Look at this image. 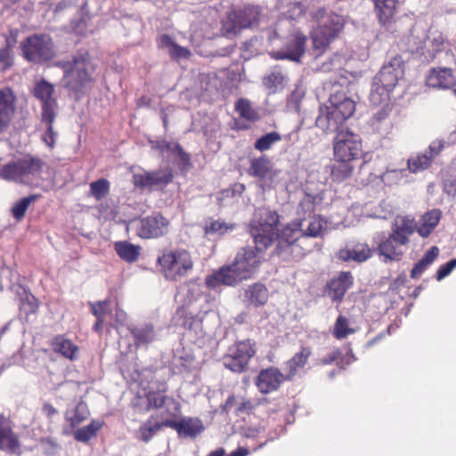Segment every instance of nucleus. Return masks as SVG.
<instances>
[{
	"label": "nucleus",
	"mask_w": 456,
	"mask_h": 456,
	"mask_svg": "<svg viewBox=\"0 0 456 456\" xmlns=\"http://www.w3.org/2000/svg\"><path fill=\"white\" fill-rule=\"evenodd\" d=\"M279 224V214L270 209L265 210L258 220L251 223L250 234L257 250L265 251L272 246L274 240H277L276 251L280 254L293 246L303 236L301 219L289 223L280 232H278Z\"/></svg>",
	"instance_id": "obj_1"
},
{
	"label": "nucleus",
	"mask_w": 456,
	"mask_h": 456,
	"mask_svg": "<svg viewBox=\"0 0 456 456\" xmlns=\"http://www.w3.org/2000/svg\"><path fill=\"white\" fill-rule=\"evenodd\" d=\"M414 232V220L406 216L397 218L392 224L388 235L379 234V241L374 250L384 263L400 261Z\"/></svg>",
	"instance_id": "obj_2"
},
{
	"label": "nucleus",
	"mask_w": 456,
	"mask_h": 456,
	"mask_svg": "<svg viewBox=\"0 0 456 456\" xmlns=\"http://www.w3.org/2000/svg\"><path fill=\"white\" fill-rule=\"evenodd\" d=\"M57 65L63 69V83L70 92L85 94L92 87L94 66L86 51H78L69 60L60 61Z\"/></svg>",
	"instance_id": "obj_3"
},
{
	"label": "nucleus",
	"mask_w": 456,
	"mask_h": 456,
	"mask_svg": "<svg viewBox=\"0 0 456 456\" xmlns=\"http://www.w3.org/2000/svg\"><path fill=\"white\" fill-rule=\"evenodd\" d=\"M404 76V61L400 55H395L386 62L379 74L375 77L370 94V101L373 105H379L386 102L388 94L398 81Z\"/></svg>",
	"instance_id": "obj_4"
},
{
	"label": "nucleus",
	"mask_w": 456,
	"mask_h": 456,
	"mask_svg": "<svg viewBox=\"0 0 456 456\" xmlns=\"http://www.w3.org/2000/svg\"><path fill=\"white\" fill-rule=\"evenodd\" d=\"M43 166L44 162L40 158L28 155L2 166L0 178L6 182L29 184L40 175Z\"/></svg>",
	"instance_id": "obj_5"
},
{
	"label": "nucleus",
	"mask_w": 456,
	"mask_h": 456,
	"mask_svg": "<svg viewBox=\"0 0 456 456\" xmlns=\"http://www.w3.org/2000/svg\"><path fill=\"white\" fill-rule=\"evenodd\" d=\"M158 263L164 277L173 281L186 277L194 265L190 252L183 248L163 251Z\"/></svg>",
	"instance_id": "obj_6"
},
{
	"label": "nucleus",
	"mask_w": 456,
	"mask_h": 456,
	"mask_svg": "<svg viewBox=\"0 0 456 456\" xmlns=\"http://www.w3.org/2000/svg\"><path fill=\"white\" fill-rule=\"evenodd\" d=\"M333 157L335 160L357 159L361 155L363 158L362 165L369 162V153H362V141L358 134H355L349 126L336 134L332 141Z\"/></svg>",
	"instance_id": "obj_7"
},
{
	"label": "nucleus",
	"mask_w": 456,
	"mask_h": 456,
	"mask_svg": "<svg viewBox=\"0 0 456 456\" xmlns=\"http://www.w3.org/2000/svg\"><path fill=\"white\" fill-rule=\"evenodd\" d=\"M256 353V342L245 339L235 342L223 356V363L226 369L235 373H242L248 368L250 360Z\"/></svg>",
	"instance_id": "obj_8"
},
{
	"label": "nucleus",
	"mask_w": 456,
	"mask_h": 456,
	"mask_svg": "<svg viewBox=\"0 0 456 456\" xmlns=\"http://www.w3.org/2000/svg\"><path fill=\"white\" fill-rule=\"evenodd\" d=\"M345 20L342 16L330 13L323 25L315 28L311 35L314 51L317 55L322 54L344 28Z\"/></svg>",
	"instance_id": "obj_9"
},
{
	"label": "nucleus",
	"mask_w": 456,
	"mask_h": 456,
	"mask_svg": "<svg viewBox=\"0 0 456 456\" xmlns=\"http://www.w3.org/2000/svg\"><path fill=\"white\" fill-rule=\"evenodd\" d=\"M261 250L255 248L246 247L241 248L236 254L232 264L228 265L233 274L237 278L239 283L244 280L250 279L256 272L262 263V257L258 256Z\"/></svg>",
	"instance_id": "obj_10"
},
{
	"label": "nucleus",
	"mask_w": 456,
	"mask_h": 456,
	"mask_svg": "<svg viewBox=\"0 0 456 456\" xmlns=\"http://www.w3.org/2000/svg\"><path fill=\"white\" fill-rule=\"evenodd\" d=\"M24 57L33 62L41 63L51 60L53 55V45L47 35H33L21 45Z\"/></svg>",
	"instance_id": "obj_11"
},
{
	"label": "nucleus",
	"mask_w": 456,
	"mask_h": 456,
	"mask_svg": "<svg viewBox=\"0 0 456 456\" xmlns=\"http://www.w3.org/2000/svg\"><path fill=\"white\" fill-rule=\"evenodd\" d=\"M135 233L141 239H158L167 235L170 229V221L159 212L134 221Z\"/></svg>",
	"instance_id": "obj_12"
},
{
	"label": "nucleus",
	"mask_w": 456,
	"mask_h": 456,
	"mask_svg": "<svg viewBox=\"0 0 456 456\" xmlns=\"http://www.w3.org/2000/svg\"><path fill=\"white\" fill-rule=\"evenodd\" d=\"M174 179L170 168L159 169L154 171H142L133 175L134 187L141 190H162L167 187Z\"/></svg>",
	"instance_id": "obj_13"
},
{
	"label": "nucleus",
	"mask_w": 456,
	"mask_h": 456,
	"mask_svg": "<svg viewBox=\"0 0 456 456\" xmlns=\"http://www.w3.org/2000/svg\"><path fill=\"white\" fill-rule=\"evenodd\" d=\"M259 14L260 11L256 6H246L233 11L228 14L224 28L227 32L237 34L241 28L257 24Z\"/></svg>",
	"instance_id": "obj_14"
},
{
	"label": "nucleus",
	"mask_w": 456,
	"mask_h": 456,
	"mask_svg": "<svg viewBox=\"0 0 456 456\" xmlns=\"http://www.w3.org/2000/svg\"><path fill=\"white\" fill-rule=\"evenodd\" d=\"M290 380L287 373H282L276 367H269L259 371L255 385L263 395L277 391L282 383Z\"/></svg>",
	"instance_id": "obj_15"
},
{
	"label": "nucleus",
	"mask_w": 456,
	"mask_h": 456,
	"mask_svg": "<svg viewBox=\"0 0 456 456\" xmlns=\"http://www.w3.org/2000/svg\"><path fill=\"white\" fill-rule=\"evenodd\" d=\"M354 278L350 272H341L326 286V293L334 302L341 303L347 290L353 286Z\"/></svg>",
	"instance_id": "obj_16"
},
{
	"label": "nucleus",
	"mask_w": 456,
	"mask_h": 456,
	"mask_svg": "<svg viewBox=\"0 0 456 456\" xmlns=\"http://www.w3.org/2000/svg\"><path fill=\"white\" fill-rule=\"evenodd\" d=\"M164 425L175 429L180 437L194 438L204 430V426L200 419L187 418L181 420H164Z\"/></svg>",
	"instance_id": "obj_17"
},
{
	"label": "nucleus",
	"mask_w": 456,
	"mask_h": 456,
	"mask_svg": "<svg viewBox=\"0 0 456 456\" xmlns=\"http://www.w3.org/2000/svg\"><path fill=\"white\" fill-rule=\"evenodd\" d=\"M306 37L297 34L288 44L285 50L273 52L271 56L275 60H289L295 62H300L301 57L305 53Z\"/></svg>",
	"instance_id": "obj_18"
},
{
	"label": "nucleus",
	"mask_w": 456,
	"mask_h": 456,
	"mask_svg": "<svg viewBox=\"0 0 456 456\" xmlns=\"http://www.w3.org/2000/svg\"><path fill=\"white\" fill-rule=\"evenodd\" d=\"M54 86L46 80L37 82L33 89V94L41 102L43 107L42 114H54L56 100L53 97Z\"/></svg>",
	"instance_id": "obj_19"
},
{
	"label": "nucleus",
	"mask_w": 456,
	"mask_h": 456,
	"mask_svg": "<svg viewBox=\"0 0 456 456\" xmlns=\"http://www.w3.org/2000/svg\"><path fill=\"white\" fill-rule=\"evenodd\" d=\"M232 268L227 265L215 270L205 279V285L209 289H216L221 286L234 287L239 281Z\"/></svg>",
	"instance_id": "obj_20"
},
{
	"label": "nucleus",
	"mask_w": 456,
	"mask_h": 456,
	"mask_svg": "<svg viewBox=\"0 0 456 456\" xmlns=\"http://www.w3.org/2000/svg\"><path fill=\"white\" fill-rule=\"evenodd\" d=\"M53 353L73 362L78 358L79 347L64 334L54 336L50 341Z\"/></svg>",
	"instance_id": "obj_21"
},
{
	"label": "nucleus",
	"mask_w": 456,
	"mask_h": 456,
	"mask_svg": "<svg viewBox=\"0 0 456 456\" xmlns=\"http://www.w3.org/2000/svg\"><path fill=\"white\" fill-rule=\"evenodd\" d=\"M444 44V37L441 33H433L427 37L423 46L416 48L415 53L419 55L421 61L430 62L436 54L442 52Z\"/></svg>",
	"instance_id": "obj_22"
},
{
	"label": "nucleus",
	"mask_w": 456,
	"mask_h": 456,
	"mask_svg": "<svg viewBox=\"0 0 456 456\" xmlns=\"http://www.w3.org/2000/svg\"><path fill=\"white\" fill-rule=\"evenodd\" d=\"M427 86L434 88L448 89L452 87L456 79L450 68H433L426 78Z\"/></svg>",
	"instance_id": "obj_23"
},
{
	"label": "nucleus",
	"mask_w": 456,
	"mask_h": 456,
	"mask_svg": "<svg viewBox=\"0 0 456 456\" xmlns=\"http://www.w3.org/2000/svg\"><path fill=\"white\" fill-rule=\"evenodd\" d=\"M373 255V250L367 243L358 242L352 248H345L339 250L338 258L342 261H354L363 263L370 259Z\"/></svg>",
	"instance_id": "obj_24"
},
{
	"label": "nucleus",
	"mask_w": 456,
	"mask_h": 456,
	"mask_svg": "<svg viewBox=\"0 0 456 456\" xmlns=\"http://www.w3.org/2000/svg\"><path fill=\"white\" fill-rule=\"evenodd\" d=\"M442 216L443 213L439 208H433L423 214L418 224H415V230H417L419 235L422 238H428L438 225Z\"/></svg>",
	"instance_id": "obj_25"
},
{
	"label": "nucleus",
	"mask_w": 456,
	"mask_h": 456,
	"mask_svg": "<svg viewBox=\"0 0 456 456\" xmlns=\"http://www.w3.org/2000/svg\"><path fill=\"white\" fill-rule=\"evenodd\" d=\"M0 450L9 454L19 455L21 452L19 436L6 423H0Z\"/></svg>",
	"instance_id": "obj_26"
},
{
	"label": "nucleus",
	"mask_w": 456,
	"mask_h": 456,
	"mask_svg": "<svg viewBox=\"0 0 456 456\" xmlns=\"http://www.w3.org/2000/svg\"><path fill=\"white\" fill-rule=\"evenodd\" d=\"M353 116H317L315 125L324 133H338L349 126L348 121Z\"/></svg>",
	"instance_id": "obj_27"
},
{
	"label": "nucleus",
	"mask_w": 456,
	"mask_h": 456,
	"mask_svg": "<svg viewBox=\"0 0 456 456\" xmlns=\"http://www.w3.org/2000/svg\"><path fill=\"white\" fill-rule=\"evenodd\" d=\"M311 355L312 350L309 346H301L300 350L285 362V372L290 380L295 377L299 369L306 365Z\"/></svg>",
	"instance_id": "obj_28"
},
{
	"label": "nucleus",
	"mask_w": 456,
	"mask_h": 456,
	"mask_svg": "<svg viewBox=\"0 0 456 456\" xmlns=\"http://www.w3.org/2000/svg\"><path fill=\"white\" fill-rule=\"evenodd\" d=\"M250 176L264 179L269 177L273 179L276 172L273 170L270 159L265 157L255 158L250 160V166L248 169Z\"/></svg>",
	"instance_id": "obj_29"
},
{
	"label": "nucleus",
	"mask_w": 456,
	"mask_h": 456,
	"mask_svg": "<svg viewBox=\"0 0 456 456\" xmlns=\"http://www.w3.org/2000/svg\"><path fill=\"white\" fill-rule=\"evenodd\" d=\"M244 297L250 305L258 307L267 303L269 292L265 285L256 282L245 289Z\"/></svg>",
	"instance_id": "obj_30"
},
{
	"label": "nucleus",
	"mask_w": 456,
	"mask_h": 456,
	"mask_svg": "<svg viewBox=\"0 0 456 456\" xmlns=\"http://www.w3.org/2000/svg\"><path fill=\"white\" fill-rule=\"evenodd\" d=\"M114 250L118 257L129 264L136 262L141 255L142 248L127 240H118L114 242Z\"/></svg>",
	"instance_id": "obj_31"
},
{
	"label": "nucleus",
	"mask_w": 456,
	"mask_h": 456,
	"mask_svg": "<svg viewBox=\"0 0 456 456\" xmlns=\"http://www.w3.org/2000/svg\"><path fill=\"white\" fill-rule=\"evenodd\" d=\"M89 415L90 411L84 402L78 403L72 411H68L65 413V419L69 423V432L75 431L78 426L89 418Z\"/></svg>",
	"instance_id": "obj_32"
},
{
	"label": "nucleus",
	"mask_w": 456,
	"mask_h": 456,
	"mask_svg": "<svg viewBox=\"0 0 456 456\" xmlns=\"http://www.w3.org/2000/svg\"><path fill=\"white\" fill-rule=\"evenodd\" d=\"M331 110L327 114H354L356 102L344 94H335L330 98Z\"/></svg>",
	"instance_id": "obj_33"
},
{
	"label": "nucleus",
	"mask_w": 456,
	"mask_h": 456,
	"mask_svg": "<svg viewBox=\"0 0 456 456\" xmlns=\"http://www.w3.org/2000/svg\"><path fill=\"white\" fill-rule=\"evenodd\" d=\"M375 12L379 22L383 25L388 24L394 19L396 12V0H374Z\"/></svg>",
	"instance_id": "obj_34"
},
{
	"label": "nucleus",
	"mask_w": 456,
	"mask_h": 456,
	"mask_svg": "<svg viewBox=\"0 0 456 456\" xmlns=\"http://www.w3.org/2000/svg\"><path fill=\"white\" fill-rule=\"evenodd\" d=\"M207 314L204 313L193 314L188 311L185 306H180L176 310V315L182 320L181 325L189 330H197L201 327L203 319Z\"/></svg>",
	"instance_id": "obj_35"
},
{
	"label": "nucleus",
	"mask_w": 456,
	"mask_h": 456,
	"mask_svg": "<svg viewBox=\"0 0 456 456\" xmlns=\"http://www.w3.org/2000/svg\"><path fill=\"white\" fill-rule=\"evenodd\" d=\"M439 248L432 246L424 256L413 265L410 276L411 279H418L428 269V267L437 258Z\"/></svg>",
	"instance_id": "obj_36"
},
{
	"label": "nucleus",
	"mask_w": 456,
	"mask_h": 456,
	"mask_svg": "<svg viewBox=\"0 0 456 456\" xmlns=\"http://www.w3.org/2000/svg\"><path fill=\"white\" fill-rule=\"evenodd\" d=\"M285 79L286 76L283 74L281 68L276 66L268 75L263 77L262 82L269 93L273 94L284 87Z\"/></svg>",
	"instance_id": "obj_37"
},
{
	"label": "nucleus",
	"mask_w": 456,
	"mask_h": 456,
	"mask_svg": "<svg viewBox=\"0 0 456 456\" xmlns=\"http://www.w3.org/2000/svg\"><path fill=\"white\" fill-rule=\"evenodd\" d=\"M331 167L330 176L333 182L341 183L352 176L354 167L350 160H335Z\"/></svg>",
	"instance_id": "obj_38"
},
{
	"label": "nucleus",
	"mask_w": 456,
	"mask_h": 456,
	"mask_svg": "<svg viewBox=\"0 0 456 456\" xmlns=\"http://www.w3.org/2000/svg\"><path fill=\"white\" fill-rule=\"evenodd\" d=\"M135 346L148 345L155 338V330L152 324H145L142 327H135L130 330Z\"/></svg>",
	"instance_id": "obj_39"
},
{
	"label": "nucleus",
	"mask_w": 456,
	"mask_h": 456,
	"mask_svg": "<svg viewBox=\"0 0 456 456\" xmlns=\"http://www.w3.org/2000/svg\"><path fill=\"white\" fill-rule=\"evenodd\" d=\"M167 385L162 382L158 387V390H151L146 394L147 410L160 409L166 403L167 396Z\"/></svg>",
	"instance_id": "obj_40"
},
{
	"label": "nucleus",
	"mask_w": 456,
	"mask_h": 456,
	"mask_svg": "<svg viewBox=\"0 0 456 456\" xmlns=\"http://www.w3.org/2000/svg\"><path fill=\"white\" fill-rule=\"evenodd\" d=\"M432 156L428 152L411 156L407 160V169L413 174L427 170L432 164Z\"/></svg>",
	"instance_id": "obj_41"
},
{
	"label": "nucleus",
	"mask_w": 456,
	"mask_h": 456,
	"mask_svg": "<svg viewBox=\"0 0 456 456\" xmlns=\"http://www.w3.org/2000/svg\"><path fill=\"white\" fill-rule=\"evenodd\" d=\"M102 427V422L93 419L87 426L81 428H76L75 431H72L74 438L77 442L86 443L96 436Z\"/></svg>",
	"instance_id": "obj_42"
},
{
	"label": "nucleus",
	"mask_w": 456,
	"mask_h": 456,
	"mask_svg": "<svg viewBox=\"0 0 456 456\" xmlns=\"http://www.w3.org/2000/svg\"><path fill=\"white\" fill-rule=\"evenodd\" d=\"M162 427H166L164 421L153 422V417L151 416L146 422L140 426L138 429V438L144 443H148Z\"/></svg>",
	"instance_id": "obj_43"
},
{
	"label": "nucleus",
	"mask_w": 456,
	"mask_h": 456,
	"mask_svg": "<svg viewBox=\"0 0 456 456\" xmlns=\"http://www.w3.org/2000/svg\"><path fill=\"white\" fill-rule=\"evenodd\" d=\"M16 96L10 87L0 89V114H12L15 112Z\"/></svg>",
	"instance_id": "obj_44"
},
{
	"label": "nucleus",
	"mask_w": 456,
	"mask_h": 456,
	"mask_svg": "<svg viewBox=\"0 0 456 456\" xmlns=\"http://www.w3.org/2000/svg\"><path fill=\"white\" fill-rule=\"evenodd\" d=\"M40 197V194H31L18 200L12 208V215L13 218L17 221L22 220L29 205L34 203Z\"/></svg>",
	"instance_id": "obj_45"
},
{
	"label": "nucleus",
	"mask_w": 456,
	"mask_h": 456,
	"mask_svg": "<svg viewBox=\"0 0 456 456\" xmlns=\"http://www.w3.org/2000/svg\"><path fill=\"white\" fill-rule=\"evenodd\" d=\"M110 191V183L105 179L101 178L90 183V194L95 200L100 201L107 197Z\"/></svg>",
	"instance_id": "obj_46"
},
{
	"label": "nucleus",
	"mask_w": 456,
	"mask_h": 456,
	"mask_svg": "<svg viewBox=\"0 0 456 456\" xmlns=\"http://www.w3.org/2000/svg\"><path fill=\"white\" fill-rule=\"evenodd\" d=\"M55 116H42L41 123L46 127L45 132L42 134L43 142L51 149L56 142L57 132L53 130V125Z\"/></svg>",
	"instance_id": "obj_47"
},
{
	"label": "nucleus",
	"mask_w": 456,
	"mask_h": 456,
	"mask_svg": "<svg viewBox=\"0 0 456 456\" xmlns=\"http://www.w3.org/2000/svg\"><path fill=\"white\" fill-rule=\"evenodd\" d=\"M354 332V330L349 327V322L347 318L342 314L338 315L333 326V336L337 339H343Z\"/></svg>",
	"instance_id": "obj_48"
},
{
	"label": "nucleus",
	"mask_w": 456,
	"mask_h": 456,
	"mask_svg": "<svg viewBox=\"0 0 456 456\" xmlns=\"http://www.w3.org/2000/svg\"><path fill=\"white\" fill-rule=\"evenodd\" d=\"M281 140V136L277 132H271L266 134L264 136L258 138L254 146L255 149L260 151H265L269 150L273 144Z\"/></svg>",
	"instance_id": "obj_49"
},
{
	"label": "nucleus",
	"mask_w": 456,
	"mask_h": 456,
	"mask_svg": "<svg viewBox=\"0 0 456 456\" xmlns=\"http://www.w3.org/2000/svg\"><path fill=\"white\" fill-rule=\"evenodd\" d=\"M233 228L234 224H226L221 220H213L208 225L206 226L205 232L206 233H218L223 235Z\"/></svg>",
	"instance_id": "obj_50"
},
{
	"label": "nucleus",
	"mask_w": 456,
	"mask_h": 456,
	"mask_svg": "<svg viewBox=\"0 0 456 456\" xmlns=\"http://www.w3.org/2000/svg\"><path fill=\"white\" fill-rule=\"evenodd\" d=\"M323 229L322 221L319 216H314L305 231H303V236L316 238L322 234Z\"/></svg>",
	"instance_id": "obj_51"
},
{
	"label": "nucleus",
	"mask_w": 456,
	"mask_h": 456,
	"mask_svg": "<svg viewBox=\"0 0 456 456\" xmlns=\"http://www.w3.org/2000/svg\"><path fill=\"white\" fill-rule=\"evenodd\" d=\"M110 304L109 299L90 303L91 313L94 316L105 317L111 313Z\"/></svg>",
	"instance_id": "obj_52"
},
{
	"label": "nucleus",
	"mask_w": 456,
	"mask_h": 456,
	"mask_svg": "<svg viewBox=\"0 0 456 456\" xmlns=\"http://www.w3.org/2000/svg\"><path fill=\"white\" fill-rule=\"evenodd\" d=\"M259 116H238L233 118L232 129L246 130L250 127L251 123L255 122Z\"/></svg>",
	"instance_id": "obj_53"
},
{
	"label": "nucleus",
	"mask_w": 456,
	"mask_h": 456,
	"mask_svg": "<svg viewBox=\"0 0 456 456\" xmlns=\"http://www.w3.org/2000/svg\"><path fill=\"white\" fill-rule=\"evenodd\" d=\"M257 406L252 400L248 398H241V402L235 408V413L240 414H251Z\"/></svg>",
	"instance_id": "obj_54"
},
{
	"label": "nucleus",
	"mask_w": 456,
	"mask_h": 456,
	"mask_svg": "<svg viewBox=\"0 0 456 456\" xmlns=\"http://www.w3.org/2000/svg\"><path fill=\"white\" fill-rule=\"evenodd\" d=\"M177 142H171L167 141H156L151 142L152 149L158 151L161 154H164L165 152H175V146L177 145Z\"/></svg>",
	"instance_id": "obj_55"
},
{
	"label": "nucleus",
	"mask_w": 456,
	"mask_h": 456,
	"mask_svg": "<svg viewBox=\"0 0 456 456\" xmlns=\"http://www.w3.org/2000/svg\"><path fill=\"white\" fill-rule=\"evenodd\" d=\"M447 145L448 143L444 139H436L429 144L427 152L428 156H432L433 160Z\"/></svg>",
	"instance_id": "obj_56"
},
{
	"label": "nucleus",
	"mask_w": 456,
	"mask_h": 456,
	"mask_svg": "<svg viewBox=\"0 0 456 456\" xmlns=\"http://www.w3.org/2000/svg\"><path fill=\"white\" fill-rule=\"evenodd\" d=\"M456 267V258L450 260L449 262L442 265L436 272V280L442 281L444 278L448 276L452 270Z\"/></svg>",
	"instance_id": "obj_57"
},
{
	"label": "nucleus",
	"mask_w": 456,
	"mask_h": 456,
	"mask_svg": "<svg viewBox=\"0 0 456 456\" xmlns=\"http://www.w3.org/2000/svg\"><path fill=\"white\" fill-rule=\"evenodd\" d=\"M168 52L170 56L174 59L188 58L191 55V53L187 48L182 47L176 44L171 45V48Z\"/></svg>",
	"instance_id": "obj_58"
},
{
	"label": "nucleus",
	"mask_w": 456,
	"mask_h": 456,
	"mask_svg": "<svg viewBox=\"0 0 456 456\" xmlns=\"http://www.w3.org/2000/svg\"><path fill=\"white\" fill-rule=\"evenodd\" d=\"M0 63L3 65V69H6L12 65V51L9 46L0 50Z\"/></svg>",
	"instance_id": "obj_59"
},
{
	"label": "nucleus",
	"mask_w": 456,
	"mask_h": 456,
	"mask_svg": "<svg viewBox=\"0 0 456 456\" xmlns=\"http://www.w3.org/2000/svg\"><path fill=\"white\" fill-rule=\"evenodd\" d=\"M235 110L239 114H252L251 102L247 99H240L236 102Z\"/></svg>",
	"instance_id": "obj_60"
},
{
	"label": "nucleus",
	"mask_w": 456,
	"mask_h": 456,
	"mask_svg": "<svg viewBox=\"0 0 456 456\" xmlns=\"http://www.w3.org/2000/svg\"><path fill=\"white\" fill-rule=\"evenodd\" d=\"M174 153L177 155L179 160L181 161L184 167L191 166L190 155L183 150L182 146L179 143L175 146Z\"/></svg>",
	"instance_id": "obj_61"
},
{
	"label": "nucleus",
	"mask_w": 456,
	"mask_h": 456,
	"mask_svg": "<svg viewBox=\"0 0 456 456\" xmlns=\"http://www.w3.org/2000/svg\"><path fill=\"white\" fill-rule=\"evenodd\" d=\"M257 42H258L257 37H252L248 41H246L242 44L240 50L245 53H247V52L249 53L248 55L244 56L245 58L248 59V58H250V56L255 54L256 50V49L252 50V48H254V46L257 44Z\"/></svg>",
	"instance_id": "obj_62"
},
{
	"label": "nucleus",
	"mask_w": 456,
	"mask_h": 456,
	"mask_svg": "<svg viewBox=\"0 0 456 456\" xmlns=\"http://www.w3.org/2000/svg\"><path fill=\"white\" fill-rule=\"evenodd\" d=\"M288 109L290 112L300 111V100L297 98L296 94H293L288 102Z\"/></svg>",
	"instance_id": "obj_63"
},
{
	"label": "nucleus",
	"mask_w": 456,
	"mask_h": 456,
	"mask_svg": "<svg viewBox=\"0 0 456 456\" xmlns=\"http://www.w3.org/2000/svg\"><path fill=\"white\" fill-rule=\"evenodd\" d=\"M42 411L48 419H52L53 416L58 414L57 409L52 403L47 402L44 403Z\"/></svg>",
	"instance_id": "obj_64"
}]
</instances>
